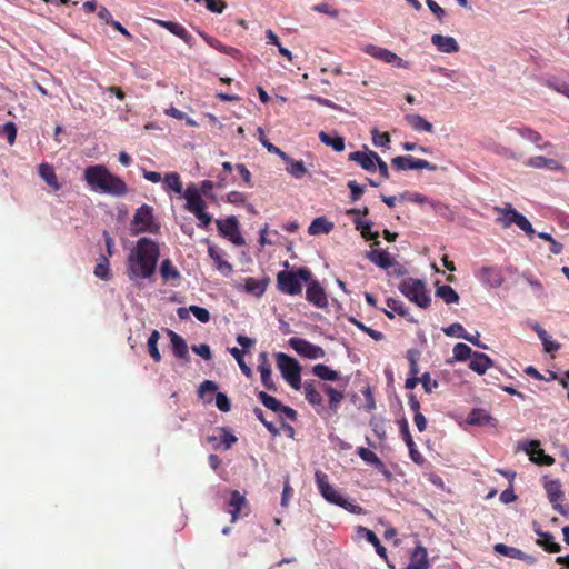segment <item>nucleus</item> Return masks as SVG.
<instances>
[{"mask_svg": "<svg viewBox=\"0 0 569 569\" xmlns=\"http://www.w3.org/2000/svg\"><path fill=\"white\" fill-rule=\"evenodd\" d=\"M159 258V244L150 238H140L127 259V274L129 279L139 280L152 277Z\"/></svg>", "mask_w": 569, "mask_h": 569, "instance_id": "nucleus-1", "label": "nucleus"}, {"mask_svg": "<svg viewBox=\"0 0 569 569\" xmlns=\"http://www.w3.org/2000/svg\"><path fill=\"white\" fill-rule=\"evenodd\" d=\"M316 483L321 496L330 503L339 506L352 513H360L361 507L343 497V495L329 483L328 476L317 470L315 473Z\"/></svg>", "mask_w": 569, "mask_h": 569, "instance_id": "nucleus-2", "label": "nucleus"}, {"mask_svg": "<svg viewBox=\"0 0 569 569\" xmlns=\"http://www.w3.org/2000/svg\"><path fill=\"white\" fill-rule=\"evenodd\" d=\"M311 271L308 268L297 270H282L277 274V287L282 293L297 296L302 292V282L310 280Z\"/></svg>", "mask_w": 569, "mask_h": 569, "instance_id": "nucleus-3", "label": "nucleus"}, {"mask_svg": "<svg viewBox=\"0 0 569 569\" xmlns=\"http://www.w3.org/2000/svg\"><path fill=\"white\" fill-rule=\"evenodd\" d=\"M399 291L419 308L427 309L431 303L426 283L420 279L407 278L399 284Z\"/></svg>", "mask_w": 569, "mask_h": 569, "instance_id": "nucleus-4", "label": "nucleus"}, {"mask_svg": "<svg viewBox=\"0 0 569 569\" xmlns=\"http://www.w3.org/2000/svg\"><path fill=\"white\" fill-rule=\"evenodd\" d=\"M130 224L132 234L158 233L160 230V224L156 221L153 214V208L149 204H142L136 210Z\"/></svg>", "mask_w": 569, "mask_h": 569, "instance_id": "nucleus-5", "label": "nucleus"}, {"mask_svg": "<svg viewBox=\"0 0 569 569\" xmlns=\"http://www.w3.org/2000/svg\"><path fill=\"white\" fill-rule=\"evenodd\" d=\"M276 360L278 369L280 370L282 378L289 383V386L295 390H300L302 387L301 382V367L299 362L283 353H276Z\"/></svg>", "mask_w": 569, "mask_h": 569, "instance_id": "nucleus-6", "label": "nucleus"}, {"mask_svg": "<svg viewBox=\"0 0 569 569\" xmlns=\"http://www.w3.org/2000/svg\"><path fill=\"white\" fill-rule=\"evenodd\" d=\"M289 346L301 357L307 359H320L326 356L325 350L317 345L311 343L310 341L293 337L289 339Z\"/></svg>", "mask_w": 569, "mask_h": 569, "instance_id": "nucleus-7", "label": "nucleus"}, {"mask_svg": "<svg viewBox=\"0 0 569 569\" xmlns=\"http://www.w3.org/2000/svg\"><path fill=\"white\" fill-rule=\"evenodd\" d=\"M365 52L370 54L371 57L378 59V60H381L386 63H390V64H393L398 68H403V69H408L410 68V62L407 61V60H403L402 58H400L399 56H397L395 52L386 49V48H382V47H378V46H375V44H368L366 48H365Z\"/></svg>", "mask_w": 569, "mask_h": 569, "instance_id": "nucleus-8", "label": "nucleus"}, {"mask_svg": "<svg viewBox=\"0 0 569 569\" xmlns=\"http://www.w3.org/2000/svg\"><path fill=\"white\" fill-rule=\"evenodd\" d=\"M217 227L220 234L228 238L236 246H243L244 239L239 231V222L234 216L223 220H217Z\"/></svg>", "mask_w": 569, "mask_h": 569, "instance_id": "nucleus-9", "label": "nucleus"}, {"mask_svg": "<svg viewBox=\"0 0 569 569\" xmlns=\"http://www.w3.org/2000/svg\"><path fill=\"white\" fill-rule=\"evenodd\" d=\"M391 166L398 170H413V169H427L429 171H436L437 166L425 160L416 159L412 156H398L391 159Z\"/></svg>", "mask_w": 569, "mask_h": 569, "instance_id": "nucleus-10", "label": "nucleus"}, {"mask_svg": "<svg viewBox=\"0 0 569 569\" xmlns=\"http://www.w3.org/2000/svg\"><path fill=\"white\" fill-rule=\"evenodd\" d=\"M306 299L309 303L319 309L327 308L329 303L326 290L317 279L312 278V276L310 277V280L307 281Z\"/></svg>", "mask_w": 569, "mask_h": 569, "instance_id": "nucleus-11", "label": "nucleus"}, {"mask_svg": "<svg viewBox=\"0 0 569 569\" xmlns=\"http://www.w3.org/2000/svg\"><path fill=\"white\" fill-rule=\"evenodd\" d=\"M227 510L231 515V522H236L240 517L247 516L249 512V502L244 495L238 490L230 491Z\"/></svg>", "mask_w": 569, "mask_h": 569, "instance_id": "nucleus-12", "label": "nucleus"}, {"mask_svg": "<svg viewBox=\"0 0 569 569\" xmlns=\"http://www.w3.org/2000/svg\"><path fill=\"white\" fill-rule=\"evenodd\" d=\"M106 171L107 167L103 164H93L84 169L83 179L92 191L100 192L104 187Z\"/></svg>", "mask_w": 569, "mask_h": 569, "instance_id": "nucleus-13", "label": "nucleus"}, {"mask_svg": "<svg viewBox=\"0 0 569 569\" xmlns=\"http://www.w3.org/2000/svg\"><path fill=\"white\" fill-rule=\"evenodd\" d=\"M104 177V187L101 188V193L110 194L113 197H123L128 193L129 188L123 179L114 176L108 169Z\"/></svg>", "mask_w": 569, "mask_h": 569, "instance_id": "nucleus-14", "label": "nucleus"}, {"mask_svg": "<svg viewBox=\"0 0 569 569\" xmlns=\"http://www.w3.org/2000/svg\"><path fill=\"white\" fill-rule=\"evenodd\" d=\"M523 450L530 456V460L539 466H552L555 463V458L546 455L537 440L528 441L523 446Z\"/></svg>", "mask_w": 569, "mask_h": 569, "instance_id": "nucleus-15", "label": "nucleus"}, {"mask_svg": "<svg viewBox=\"0 0 569 569\" xmlns=\"http://www.w3.org/2000/svg\"><path fill=\"white\" fill-rule=\"evenodd\" d=\"M183 197L186 199V210L196 214L201 210L206 209V202L203 201L199 189L194 184L187 187Z\"/></svg>", "mask_w": 569, "mask_h": 569, "instance_id": "nucleus-16", "label": "nucleus"}, {"mask_svg": "<svg viewBox=\"0 0 569 569\" xmlns=\"http://www.w3.org/2000/svg\"><path fill=\"white\" fill-rule=\"evenodd\" d=\"M545 489L549 501L551 502L555 510H557L561 515H566L567 511L565 507L560 503L563 498V491L561 489V483L559 480H550L546 482Z\"/></svg>", "mask_w": 569, "mask_h": 569, "instance_id": "nucleus-17", "label": "nucleus"}, {"mask_svg": "<svg viewBox=\"0 0 569 569\" xmlns=\"http://www.w3.org/2000/svg\"><path fill=\"white\" fill-rule=\"evenodd\" d=\"M376 159H379V154L371 150H368L367 152L353 151L348 156V160L357 162L368 172L376 171Z\"/></svg>", "mask_w": 569, "mask_h": 569, "instance_id": "nucleus-18", "label": "nucleus"}, {"mask_svg": "<svg viewBox=\"0 0 569 569\" xmlns=\"http://www.w3.org/2000/svg\"><path fill=\"white\" fill-rule=\"evenodd\" d=\"M218 432L219 437L209 436L207 438L208 442L212 443L214 449L223 448L224 450H228L238 441V438L224 427L219 428Z\"/></svg>", "mask_w": 569, "mask_h": 569, "instance_id": "nucleus-19", "label": "nucleus"}, {"mask_svg": "<svg viewBox=\"0 0 569 569\" xmlns=\"http://www.w3.org/2000/svg\"><path fill=\"white\" fill-rule=\"evenodd\" d=\"M154 22L158 26L167 29L172 34L182 39L189 47L193 46V37L180 23L173 22V21L159 20V19L154 20Z\"/></svg>", "mask_w": 569, "mask_h": 569, "instance_id": "nucleus-20", "label": "nucleus"}, {"mask_svg": "<svg viewBox=\"0 0 569 569\" xmlns=\"http://www.w3.org/2000/svg\"><path fill=\"white\" fill-rule=\"evenodd\" d=\"M478 278L492 288H498L503 282L501 271L498 267H482L479 270Z\"/></svg>", "mask_w": 569, "mask_h": 569, "instance_id": "nucleus-21", "label": "nucleus"}, {"mask_svg": "<svg viewBox=\"0 0 569 569\" xmlns=\"http://www.w3.org/2000/svg\"><path fill=\"white\" fill-rule=\"evenodd\" d=\"M259 371L261 373V382L268 390H277L276 383L272 379L271 365L268 361V356L266 352L260 353L259 356Z\"/></svg>", "mask_w": 569, "mask_h": 569, "instance_id": "nucleus-22", "label": "nucleus"}, {"mask_svg": "<svg viewBox=\"0 0 569 569\" xmlns=\"http://www.w3.org/2000/svg\"><path fill=\"white\" fill-rule=\"evenodd\" d=\"M431 42L437 49L445 53H455L459 51V44L455 38L442 34H433Z\"/></svg>", "mask_w": 569, "mask_h": 569, "instance_id": "nucleus-23", "label": "nucleus"}, {"mask_svg": "<svg viewBox=\"0 0 569 569\" xmlns=\"http://www.w3.org/2000/svg\"><path fill=\"white\" fill-rule=\"evenodd\" d=\"M367 258L375 263L376 266L387 270L393 264H397V261L391 258L388 251L373 249L367 252Z\"/></svg>", "mask_w": 569, "mask_h": 569, "instance_id": "nucleus-24", "label": "nucleus"}, {"mask_svg": "<svg viewBox=\"0 0 569 569\" xmlns=\"http://www.w3.org/2000/svg\"><path fill=\"white\" fill-rule=\"evenodd\" d=\"M301 388H303V395H305L306 400L312 407H322L323 406L322 396H321L320 391L317 389L315 381L306 380Z\"/></svg>", "mask_w": 569, "mask_h": 569, "instance_id": "nucleus-25", "label": "nucleus"}, {"mask_svg": "<svg viewBox=\"0 0 569 569\" xmlns=\"http://www.w3.org/2000/svg\"><path fill=\"white\" fill-rule=\"evenodd\" d=\"M208 253L210 258L213 260L218 271H220L224 276H229L232 272V264L223 260V254L220 249H218L214 246H209Z\"/></svg>", "mask_w": 569, "mask_h": 569, "instance_id": "nucleus-26", "label": "nucleus"}, {"mask_svg": "<svg viewBox=\"0 0 569 569\" xmlns=\"http://www.w3.org/2000/svg\"><path fill=\"white\" fill-rule=\"evenodd\" d=\"M535 532L539 536L537 545L542 547L546 551L557 553L561 550V546L558 542H555L552 533L545 532L539 527L535 529Z\"/></svg>", "mask_w": 569, "mask_h": 569, "instance_id": "nucleus-27", "label": "nucleus"}, {"mask_svg": "<svg viewBox=\"0 0 569 569\" xmlns=\"http://www.w3.org/2000/svg\"><path fill=\"white\" fill-rule=\"evenodd\" d=\"M321 390L328 396L330 411L337 413L345 398L343 392L327 383L321 385Z\"/></svg>", "mask_w": 569, "mask_h": 569, "instance_id": "nucleus-28", "label": "nucleus"}, {"mask_svg": "<svg viewBox=\"0 0 569 569\" xmlns=\"http://www.w3.org/2000/svg\"><path fill=\"white\" fill-rule=\"evenodd\" d=\"M492 365V360L486 353L475 351L469 368L479 375H483Z\"/></svg>", "mask_w": 569, "mask_h": 569, "instance_id": "nucleus-29", "label": "nucleus"}, {"mask_svg": "<svg viewBox=\"0 0 569 569\" xmlns=\"http://www.w3.org/2000/svg\"><path fill=\"white\" fill-rule=\"evenodd\" d=\"M39 176L51 187L54 191L61 189V184L58 181L54 168L52 164L43 162L39 166Z\"/></svg>", "mask_w": 569, "mask_h": 569, "instance_id": "nucleus-30", "label": "nucleus"}, {"mask_svg": "<svg viewBox=\"0 0 569 569\" xmlns=\"http://www.w3.org/2000/svg\"><path fill=\"white\" fill-rule=\"evenodd\" d=\"M358 536L371 543L380 557L387 558V549L381 545L379 538L372 530L360 526L358 527Z\"/></svg>", "mask_w": 569, "mask_h": 569, "instance_id": "nucleus-31", "label": "nucleus"}, {"mask_svg": "<svg viewBox=\"0 0 569 569\" xmlns=\"http://www.w3.org/2000/svg\"><path fill=\"white\" fill-rule=\"evenodd\" d=\"M201 37L210 47L214 48L216 50H218L224 54H228L232 58H236V59H239L241 57V52L239 49H237L234 47L224 46L218 39L212 38L206 33H201Z\"/></svg>", "mask_w": 569, "mask_h": 569, "instance_id": "nucleus-32", "label": "nucleus"}, {"mask_svg": "<svg viewBox=\"0 0 569 569\" xmlns=\"http://www.w3.org/2000/svg\"><path fill=\"white\" fill-rule=\"evenodd\" d=\"M189 312H191L202 323H207L210 320V313L203 307L190 306L188 309L184 307L178 309V316L180 319H186Z\"/></svg>", "mask_w": 569, "mask_h": 569, "instance_id": "nucleus-33", "label": "nucleus"}, {"mask_svg": "<svg viewBox=\"0 0 569 569\" xmlns=\"http://www.w3.org/2000/svg\"><path fill=\"white\" fill-rule=\"evenodd\" d=\"M406 122L416 131L432 132L433 126L427 121L422 116L417 113H410L405 116Z\"/></svg>", "mask_w": 569, "mask_h": 569, "instance_id": "nucleus-34", "label": "nucleus"}, {"mask_svg": "<svg viewBox=\"0 0 569 569\" xmlns=\"http://www.w3.org/2000/svg\"><path fill=\"white\" fill-rule=\"evenodd\" d=\"M168 333L174 356L180 359H186L188 357V346L184 339L171 330H169Z\"/></svg>", "mask_w": 569, "mask_h": 569, "instance_id": "nucleus-35", "label": "nucleus"}, {"mask_svg": "<svg viewBox=\"0 0 569 569\" xmlns=\"http://www.w3.org/2000/svg\"><path fill=\"white\" fill-rule=\"evenodd\" d=\"M429 562L427 551L423 547H417L411 556V560L406 569H428Z\"/></svg>", "mask_w": 569, "mask_h": 569, "instance_id": "nucleus-36", "label": "nucleus"}, {"mask_svg": "<svg viewBox=\"0 0 569 569\" xmlns=\"http://www.w3.org/2000/svg\"><path fill=\"white\" fill-rule=\"evenodd\" d=\"M492 417L481 408H475L467 417V423L471 426H487L490 425Z\"/></svg>", "mask_w": 569, "mask_h": 569, "instance_id": "nucleus-37", "label": "nucleus"}, {"mask_svg": "<svg viewBox=\"0 0 569 569\" xmlns=\"http://www.w3.org/2000/svg\"><path fill=\"white\" fill-rule=\"evenodd\" d=\"M333 222L329 221L326 217H318L312 220L308 228L310 234L329 233L333 229Z\"/></svg>", "mask_w": 569, "mask_h": 569, "instance_id": "nucleus-38", "label": "nucleus"}, {"mask_svg": "<svg viewBox=\"0 0 569 569\" xmlns=\"http://www.w3.org/2000/svg\"><path fill=\"white\" fill-rule=\"evenodd\" d=\"M312 373L323 381H337L340 379V373L327 365L318 363L312 367Z\"/></svg>", "mask_w": 569, "mask_h": 569, "instance_id": "nucleus-39", "label": "nucleus"}, {"mask_svg": "<svg viewBox=\"0 0 569 569\" xmlns=\"http://www.w3.org/2000/svg\"><path fill=\"white\" fill-rule=\"evenodd\" d=\"M531 328L536 331L539 339L541 340L543 350L546 352L550 353L560 349V343L551 341L547 331L539 323L532 325Z\"/></svg>", "mask_w": 569, "mask_h": 569, "instance_id": "nucleus-40", "label": "nucleus"}, {"mask_svg": "<svg viewBox=\"0 0 569 569\" xmlns=\"http://www.w3.org/2000/svg\"><path fill=\"white\" fill-rule=\"evenodd\" d=\"M355 223H356V229L360 230L361 236L366 240H373L372 246L378 247L380 244V241L378 240L379 232L378 231H375V232L371 231V228H372V224H373L371 221H361V220H357L356 219Z\"/></svg>", "mask_w": 569, "mask_h": 569, "instance_id": "nucleus-41", "label": "nucleus"}, {"mask_svg": "<svg viewBox=\"0 0 569 569\" xmlns=\"http://www.w3.org/2000/svg\"><path fill=\"white\" fill-rule=\"evenodd\" d=\"M517 132L525 139H528L535 143L539 149H545L550 146L549 142L542 143V136L529 127H521L517 129Z\"/></svg>", "mask_w": 569, "mask_h": 569, "instance_id": "nucleus-42", "label": "nucleus"}, {"mask_svg": "<svg viewBox=\"0 0 569 569\" xmlns=\"http://www.w3.org/2000/svg\"><path fill=\"white\" fill-rule=\"evenodd\" d=\"M267 284L268 280L249 277L244 280V290L256 297H261L266 291Z\"/></svg>", "mask_w": 569, "mask_h": 569, "instance_id": "nucleus-43", "label": "nucleus"}, {"mask_svg": "<svg viewBox=\"0 0 569 569\" xmlns=\"http://www.w3.org/2000/svg\"><path fill=\"white\" fill-rule=\"evenodd\" d=\"M319 139L326 146L331 147L335 151L341 152L345 150V138L340 136H330L329 133L321 131L319 133Z\"/></svg>", "mask_w": 569, "mask_h": 569, "instance_id": "nucleus-44", "label": "nucleus"}, {"mask_svg": "<svg viewBox=\"0 0 569 569\" xmlns=\"http://www.w3.org/2000/svg\"><path fill=\"white\" fill-rule=\"evenodd\" d=\"M386 303L390 310L385 309L383 312L389 319L395 318L393 312H397L401 317H406L408 315V309L405 307L401 300L396 298H388Z\"/></svg>", "mask_w": 569, "mask_h": 569, "instance_id": "nucleus-45", "label": "nucleus"}, {"mask_svg": "<svg viewBox=\"0 0 569 569\" xmlns=\"http://www.w3.org/2000/svg\"><path fill=\"white\" fill-rule=\"evenodd\" d=\"M287 168L286 170L296 179H301L306 173L307 169L305 167V163L302 161H298L292 159L287 154V160H282Z\"/></svg>", "mask_w": 569, "mask_h": 569, "instance_id": "nucleus-46", "label": "nucleus"}, {"mask_svg": "<svg viewBox=\"0 0 569 569\" xmlns=\"http://www.w3.org/2000/svg\"><path fill=\"white\" fill-rule=\"evenodd\" d=\"M495 210L505 214L503 218L497 219V222H499L503 228H509L511 224H513L515 220H517L515 216L520 214V212L513 209L510 203H507L505 208L496 207Z\"/></svg>", "mask_w": 569, "mask_h": 569, "instance_id": "nucleus-47", "label": "nucleus"}, {"mask_svg": "<svg viewBox=\"0 0 569 569\" xmlns=\"http://www.w3.org/2000/svg\"><path fill=\"white\" fill-rule=\"evenodd\" d=\"M436 296L441 298L447 305L457 303L459 301V295L449 284L438 286Z\"/></svg>", "mask_w": 569, "mask_h": 569, "instance_id": "nucleus-48", "label": "nucleus"}, {"mask_svg": "<svg viewBox=\"0 0 569 569\" xmlns=\"http://www.w3.org/2000/svg\"><path fill=\"white\" fill-rule=\"evenodd\" d=\"M357 453L365 462L373 465L379 469L385 468V465L381 461V459L372 450L365 447H359L357 449Z\"/></svg>", "mask_w": 569, "mask_h": 569, "instance_id": "nucleus-49", "label": "nucleus"}, {"mask_svg": "<svg viewBox=\"0 0 569 569\" xmlns=\"http://www.w3.org/2000/svg\"><path fill=\"white\" fill-rule=\"evenodd\" d=\"M160 339V333L158 330H153L151 335L148 338L147 347L150 357L156 361L159 362L161 360V355L158 349V341Z\"/></svg>", "mask_w": 569, "mask_h": 569, "instance_id": "nucleus-50", "label": "nucleus"}, {"mask_svg": "<svg viewBox=\"0 0 569 569\" xmlns=\"http://www.w3.org/2000/svg\"><path fill=\"white\" fill-rule=\"evenodd\" d=\"M160 273L163 280H176L180 277L178 269L172 264L169 259L162 261L160 267Z\"/></svg>", "mask_w": 569, "mask_h": 569, "instance_id": "nucleus-51", "label": "nucleus"}, {"mask_svg": "<svg viewBox=\"0 0 569 569\" xmlns=\"http://www.w3.org/2000/svg\"><path fill=\"white\" fill-rule=\"evenodd\" d=\"M258 399L266 408L272 410L273 412H278L280 408H282V403L274 397L268 395L266 391H259Z\"/></svg>", "mask_w": 569, "mask_h": 569, "instance_id": "nucleus-52", "label": "nucleus"}, {"mask_svg": "<svg viewBox=\"0 0 569 569\" xmlns=\"http://www.w3.org/2000/svg\"><path fill=\"white\" fill-rule=\"evenodd\" d=\"M493 551L496 553H499V555H502L505 557L512 558V559H519V557L522 555V550H520L516 547L507 546L505 543H496L493 546Z\"/></svg>", "mask_w": 569, "mask_h": 569, "instance_id": "nucleus-53", "label": "nucleus"}, {"mask_svg": "<svg viewBox=\"0 0 569 569\" xmlns=\"http://www.w3.org/2000/svg\"><path fill=\"white\" fill-rule=\"evenodd\" d=\"M452 352H453V359L456 361H466L467 359L471 358L473 355L472 349L468 345L462 343V342L457 343L453 347Z\"/></svg>", "mask_w": 569, "mask_h": 569, "instance_id": "nucleus-54", "label": "nucleus"}, {"mask_svg": "<svg viewBox=\"0 0 569 569\" xmlns=\"http://www.w3.org/2000/svg\"><path fill=\"white\" fill-rule=\"evenodd\" d=\"M93 273L102 280H109L111 278L109 260L106 256H102L100 261L96 264Z\"/></svg>", "mask_w": 569, "mask_h": 569, "instance_id": "nucleus-55", "label": "nucleus"}, {"mask_svg": "<svg viewBox=\"0 0 569 569\" xmlns=\"http://www.w3.org/2000/svg\"><path fill=\"white\" fill-rule=\"evenodd\" d=\"M421 352L418 349H409L407 351V360L409 362V375L411 376H418L419 373V366L418 361L420 358Z\"/></svg>", "mask_w": 569, "mask_h": 569, "instance_id": "nucleus-56", "label": "nucleus"}, {"mask_svg": "<svg viewBox=\"0 0 569 569\" xmlns=\"http://www.w3.org/2000/svg\"><path fill=\"white\" fill-rule=\"evenodd\" d=\"M229 352L232 355V357L237 360L242 373L247 377L252 376V371L250 367L247 366L243 359V350L238 349L237 347L230 348Z\"/></svg>", "mask_w": 569, "mask_h": 569, "instance_id": "nucleus-57", "label": "nucleus"}, {"mask_svg": "<svg viewBox=\"0 0 569 569\" xmlns=\"http://www.w3.org/2000/svg\"><path fill=\"white\" fill-rule=\"evenodd\" d=\"M259 131V140L262 143V146L271 153H274L280 157L281 160H287V153L280 150L278 147L272 144L268 139L264 137V132L261 128L258 129Z\"/></svg>", "mask_w": 569, "mask_h": 569, "instance_id": "nucleus-58", "label": "nucleus"}, {"mask_svg": "<svg viewBox=\"0 0 569 569\" xmlns=\"http://www.w3.org/2000/svg\"><path fill=\"white\" fill-rule=\"evenodd\" d=\"M164 184L177 193L182 192V182L177 172H171L164 176Z\"/></svg>", "mask_w": 569, "mask_h": 569, "instance_id": "nucleus-59", "label": "nucleus"}, {"mask_svg": "<svg viewBox=\"0 0 569 569\" xmlns=\"http://www.w3.org/2000/svg\"><path fill=\"white\" fill-rule=\"evenodd\" d=\"M372 143L376 147L389 148L390 136L387 132H379L378 129L371 130Z\"/></svg>", "mask_w": 569, "mask_h": 569, "instance_id": "nucleus-60", "label": "nucleus"}, {"mask_svg": "<svg viewBox=\"0 0 569 569\" xmlns=\"http://www.w3.org/2000/svg\"><path fill=\"white\" fill-rule=\"evenodd\" d=\"M420 383L422 385L423 390L427 393H431L435 389L439 387V382L436 379L431 378L429 372H425L420 378Z\"/></svg>", "mask_w": 569, "mask_h": 569, "instance_id": "nucleus-61", "label": "nucleus"}, {"mask_svg": "<svg viewBox=\"0 0 569 569\" xmlns=\"http://www.w3.org/2000/svg\"><path fill=\"white\" fill-rule=\"evenodd\" d=\"M515 218V224H517L525 233L529 237L535 234V229L532 228L530 221L523 216V214H516Z\"/></svg>", "mask_w": 569, "mask_h": 569, "instance_id": "nucleus-62", "label": "nucleus"}, {"mask_svg": "<svg viewBox=\"0 0 569 569\" xmlns=\"http://www.w3.org/2000/svg\"><path fill=\"white\" fill-rule=\"evenodd\" d=\"M399 427H400V435L402 437V440L407 445V447H415L413 439L409 431L408 421L405 418L399 421Z\"/></svg>", "mask_w": 569, "mask_h": 569, "instance_id": "nucleus-63", "label": "nucleus"}, {"mask_svg": "<svg viewBox=\"0 0 569 569\" xmlns=\"http://www.w3.org/2000/svg\"><path fill=\"white\" fill-rule=\"evenodd\" d=\"M547 86L551 89H553L555 91L566 96L567 98H569V83L565 82V81H551V80H548L547 82Z\"/></svg>", "mask_w": 569, "mask_h": 569, "instance_id": "nucleus-64", "label": "nucleus"}]
</instances>
